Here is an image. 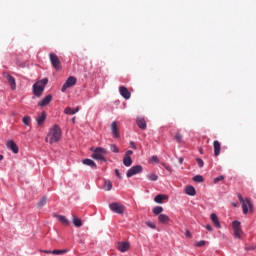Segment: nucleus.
Here are the masks:
<instances>
[{"mask_svg": "<svg viewBox=\"0 0 256 256\" xmlns=\"http://www.w3.org/2000/svg\"><path fill=\"white\" fill-rule=\"evenodd\" d=\"M123 165H125V167H131V165H133V159H131V156H124Z\"/></svg>", "mask_w": 256, "mask_h": 256, "instance_id": "b1692460", "label": "nucleus"}, {"mask_svg": "<svg viewBox=\"0 0 256 256\" xmlns=\"http://www.w3.org/2000/svg\"><path fill=\"white\" fill-rule=\"evenodd\" d=\"M205 227L207 231H213V228L211 227V225L207 224Z\"/></svg>", "mask_w": 256, "mask_h": 256, "instance_id": "a18cd8bd", "label": "nucleus"}, {"mask_svg": "<svg viewBox=\"0 0 256 256\" xmlns=\"http://www.w3.org/2000/svg\"><path fill=\"white\" fill-rule=\"evenodd\" d=\"M136 123L139 129H142V130L147 129V122L145 121V118H138L136 120Z\"/></svg>", "mask_w": 256, "mask_h": 256, "instance_id": "a211bd4d", "label": "nucleus"}, {"mask_svg": "<svg viewBox=\"0 0 256 256\" xmlns=\"http://www.w3.org/2000/svg\"><path fill=\"white\" fill-rule=\"evenodd\" d=\"M73 111H74V115H75V113H79V106H77L75 109H73Z\"/></svg>", "mask_w": 256, "mask_h": 256, "instance_id": "49530a36", "label": "nucleus"}, {"mask_svg": "<svg viewBox=\"0 0 256 256\" xmlns=\"http://www.w3.org/2000/svg\"><path fill=\"white\" fill-rule=\"evenodd\" d=\"M110 129L115 139H119V137H121V134L119 133V127L117 126V121H113L111 123Z\"/></svg>", "mask_w": 256, "mask_h": 256, "instance_id": "9b49d317", "label": "nucleus"}, {"mask_svg": "<svg viewBox=\"0 0 256 256\" xmlns=\"http://www.w3.org/2000/svg\"><path fill=\"white\" fill-rule=\"evenodd\" d=\"M225 180V176L221 175L219 177L214 178V183L217 184L219 181Z\"/></svg>", "mask_w": 256, "mask_h": 256, "instance_id": "e433bc0d", "label": "nucleus"}, {"mask_svg": "<svg viewBox=\"0 0 256 256\" xmlns=\"http://www.w3.org/2000/svg\"><path fill=\"white\" fill-rule=\"evenodd\" d=\"M210 218L215 227H217V229H221V223L219 222V217H217V214L212 213Z\"/></svg>", "mask_w": 256, "mask_h": 256, "instance_id": "f3484780", "label": "nucleus"}, {"mask_svg": "<svg viewBox=\"0 0 256 256\" xmlns=\"http://www.w3.org/2000/svg\"><path fill=\"white\" fill-rule=\"evenodd\" d=\"M147 227H150V229H156L157 226H155V223L153 222H146Z\"/></svg>", "mask_w": 256, "mask_h": 256, "instance_id": "58836bf2", "label": "nucleus"}, {"mask_svg": "<svg viewBox=\"0 0 256 256\" xmlns=\"http://www.w3.org/2000/svg\"><path fill=\"white\" fill-rule=\"evenodd\" d=\"M6 147H7V149H10V151L15 153V154L19 153V147L17 146V144L13 140H8L6 142Z\"/></svg>", "mask_w": 256, "mask_h": 256, "instance_id": "f8f14e48", "label": "nucleus"}, {"mask_svg": "<svg viewBox=\"0 0 256 256\" xmlns=\"http://www.w3.org/2000/svg\"><path fill=\"white\" fill-rule=\"evenodd\" d=\"M49 60L55 71H61V69H63V66H61V60L59 59V56H57V54L50 53Z\"/></svg>", "mask_w": 256, "mask_h": 256, "instance_id": "39448f33", "label": "nucleus"}, {"mask_svg": "<svg viewBox=\"0 0 256 256\" xmlns=\"http://www.w3.org/2000/svg\"><path fill=\"white\" fill-rule=\"evenodd\" d=\"M153 213H154V215H161V213H163V207H161V206H156V207L153 209Z\"/></svg>", "mask_w": 256, "mask_h": 256, "instance_id": "c85d7f7f", "label": "nucleus"}, {"mask_svg": "<svg viewBox=\"0 0 256 256\" xmlns=\"http://www.w3.org/2000/svg\"><path fill=\"white\" fill-rule=\"evenodd\" d=\"M0 161H3V155H0Z\"/></svg>", "mask_w": 256, "mask_h": 256, "instance_id": "864d4df0", "label": "nucleus"}, {"mask_svg": "<svg viewBox=\"0 0 256 256\" xmlns=\"http://www.w3.org/2000/svg\"><path fill=\"white\" fill-rule=\"evenodd\" d=\"M186 195H190L191 197H195L197 195V191L195 190V187L193 186H187L185 188Z\"/></svg>", "mask_w": 256, "mask_h": 256, "instance_id": "aec40b11", "label": "nucleus"}, {"mask_svg": "<svg viewBox=\"0 0 256 256\" xmlns=\"http://www.w3.org/2000/svg\"><path fill=\"white\" fill-rule=\"evenodd\" d=\"M131 155H133V151H132V150H128V151H126V153L124 154V157H131Z\"/></svg>", "mask_w": 256, "mask_h": 256, "instance_id": "79ce46f5", "label": "nucleus"}, {"mask_svg": "<svg viewBox=\"0 0 256 256\" xmlns=\"http://www.w3.org/2000/svg\"><path fill=\"white\" fill-rule=\"evenodd\" d=\"M64 113L66 115H75V112L71 107H66L65 110H64Z\"/></svg>", "mask_w": 256, "mask_h": 256, "instance_id": "72a5a7b5", "label": "nucleus"}, {"mask_svg": "<svg viewBox=\"0 0 256 256\" xmlns=\"http://www.w3.org/2000/svg\"><path fill=\"white\" fill-rule=\"evenodd\" d=\"M54 217H56V219H58V221L60 223H62V225H66V226H69V220L63 216V215H59V214H55Z\"/></svg>", "mask_w": 256, "mask_h": 256, "instance_id": "6ab92c4d", "label": "nucleus"}, {"mask_svg": "<svg viewBox=\"0 0 256 256\" xmlns=\"http://www.w3.org/2000/svg\"><path fill=\"white\" fill-rule=\"evenodd\" d=\"M91 151H93L92 158L96 161H104L107 162V158H105V155H107V150L101 147L98 148H91Z\"/></svg>", "mask_w": 256, "mask_h": 256, "instance_id": "20e7f679", "label": "nucleus"}, {"mask_svg": "<svg viewBox=\"0 0 256 256\" xmlns=\"http://www.w3.org/2000/svg\"><path fill=\"white\" fill-rule=\"evenodd\" d=\"M47 204V197H42L41 200L38 202L37 207H43Z\"/></svg>", "mask_w": 256, "mask_h": 256, "instance_id": "c756f323", "label": "nucleus"}, {"mask_svg": "<svg viewBox=\"0 0 256 256\" xmlns=\"http://www.w3.org/2000/svg\"><path fill=\"white\" fill-rule=\"evenodd\" d=\"M130 244L129 242H118L117 249L120 250L121 253H125L129 251Z\"/></svg>", "mask_w": 256, "mask_h": 256, "instance_id": "2eb2a0df", "label": "nucleus"}, {"mask_svg": "<svg viewBox=\"0 0 256 256\" xmlns=\"http://www.w3.org/2000/svg\"><path fill=\"white\" fill-rule=\"evenodd\" d=\"M111 189H113V182H111V180H105L104 181V190L111 191Z\"/></svg>", "mask_w": 256, "mask_h": 256, "instance_id": "393cba45", "label": "nucleus"}, {"mask_svg": "<svg viewBox=\"0 0 256 256\" xmlns=\"http://www.w3.org/2000/svg\"><path fill=\"white\" fill-rule=\"evenodd\" d=\"M193 181H195L196 183H203V176L196 175L193 177Z\"/></svg>", "mask_w": 256, "mask_h": 256, "instance_id": "f704fd0d", "label": "nucleus"}, {"mask_svg": "<svg viewBox=\"0 0 256 256\" xmlns=\"http://www.w3.org/2000/svg\"><path fill=\"white\" fill-rule=\"evenodd\" d=\"M150 161H152V163H159V157H157V156H151V157H150Z\"/></svg>", "mask_w": 256, "mask_h": 256, "instance_id": "4c0bfd02", "label": "nucleus"}, {"mask_svg": "<svg viewBox=\"0 0 256 256\" xmlns=\"http://www.w3.org/2000/svg\"><path fill=\"white\" fill-rule=\"evenodd\" d=\"M45 119H47V114L42 112L41 115L36 118L37 125H43V123H45Z\"/></svg>", "mask_w": 256, "mask_h": 256, "instance_id": "5701e85b", "label": "nucleus"}, {"mask_svg": "<svg viewBox=\"0 0 256 256\" xmlns=\"http://www.w3.org/2000/svg\"><path fill=\"white\" fill-rule=\"evenodd\" d=\"M22 123H24V125H26V126L31 125V118L29 116L23 117Z\"/></svg>", "mask_w": 256, "mask_h": 256, "instance_id": "7c9ffc66", "label": "nucleus"}, {"mask_svg": "<svg viewBox=\"0 0 256 256\" xmlns=\"http://www.w3.org/2000/svg\"><path fill=\"white\" fill-rule=\"evenodd\" d=\"M130 147L132 149H137V145L135 144V142H130Z\"/></svg>", "mask_w": 256, "mask_h": 256, "instance_id": "c03bdc74", "label": "nucleus"}, {"mask_svg": "<svg viewBox=\"0 0 256 256\" xmlns=\"http://www.w3.org/2000/svg\"><path fill=\"white\" fill-rule=\"evenodd\" d=\"M238 199L240 203H242V211L244 215H247V213H253V209H254L253 203L249 198L244 199L241 194H238Z\"/></svg>", "mask_w": 256, "mask_h": 256, "instance_id": "7ed1b4c3", "label": "nucleus"}, {"mask_svg": "<svg viewBox=\"0 0 256 256\" xmlns=\"http://www.w3.org/2000/svg\"><path fill=\"white\" fill-rule=\"evenodd\" d=\"M143 171V166L141 165H136L131 167L127 173L126 176L129 177H133V175H139V173H141Z\"/></svg>", "mask_w": 256, "mask_h": 256, "instance_id": "6e6552de", "label": "nucleus"}, {"mask_svg": "<svg viewBox=\"0 0 256 256\" xmlns=\"http://www.w3.org/2000/svg\"><path fill=\"white\" fill-rule=\"evenodd\" d=\"M52 100H53V96L51 94H48L45 98H43L40 102H38V106L46 107V105H49Z\"/></svg>", "mask_w": 256, "mask_h": 256, "instance_id": "4468645a", "label": "nucleus"}, {"mask_svg": "<svg viewBox=\"0 0 256 256\" xmlns=\"http://www.w3.org/2000/svg\"><path fill=\"white\" fill-rule=\"evenodd\" d=\"M109 208L114 213H118V215H121L123 213V211H125V208L123 207V205H121L119 203H112L109 205Z\"/></svg>", "mask_w": 256, "mask_h": 256, "instance_id": "9d476101", "label": "nucleus"}, {"mask_svg": "<svg viewBox=\"0 0 256 256\" xmlns=\"http://www.w3.org/2000/svg\"><path fill=\"white\" fill-rule=\"evenodd\" d=\"M72 223H73V225H75L76 227H82V226H83V222H81V219H79V218L76 217L75 215H73Z\"/></svg>", "mask_w": 256, "mask_h": 256, "instance_id": "a878e982", "label": "nucleus"}, {"mask_svg": "<svg viewBox=\"0 0 256 256\" xmlns=\"http://www.w3.org/2000/svg\"><path fill=\"white\" fill-rule=\"evenodd\" d=\"M164 167L167 171H171V167H169V165H164Z\"/></svg>", "mask_w": 256, "mask_h": 256, "instance_id": "8fccbe9b", "label": "nucleus"}, {"mask_svg": "<svg viewBox=\"0 0 256 256\" xmlns=\"http://www.w3.org/2000/svg\"><path fill=\"white\" fill-rule=\"evenodd\" d=\"M180 165H183V157L179 158Z\"/></svg>", "mask_w": 256, "mask_h": 256, "instance_id": "3c124183", "label": "nucleus"}, {"mask_svg": "<svg viewBox=\"0 0 256 256\" xmlns=\"http://www.w3.org/2000/svg\"><path fill=\"white\" fill-rule=\"evenodd\" d=\"M67 253V250H53L51 252L52 255H65Z\"/></svg>", "mask_w": 256, "mask_h": 256, "instance_id": "2f4dec72", "label": "nucleus"}, {"mask_svg": "<svg viewBox=\"0 0 256 256\" xmlns=\"http://www.w3.org/2000/svg\"><path fill=\"white\" fill-rule=\"evenodd\" d=\"M205 243L206 242L204 240H201V241L197 242L195 245H196V247H204Z\"/></svg>", "mask_w": 256, "mask_h": 256, "instance_id": "a19ab883", "label": "nucleus"}, {"mask_svg": "<svg viewBox=\"0 0 256 256\" xmlns=\"http://www.w3.org/2000/svg\"><path fill=\"white\" fill-rule=\"evenodd\" d=\"M62 132L61 127L55 124L52 128L49 129V132L46 136V143L53 145V143H59L61 141Z\"/></svg>", "mask_w": 256, "mask_h": 256, "instance_id": "f257e3e1", "label": "nucleus"}, {"mask_svg": "<svg viewBox=\"0 0 256 256\" xmlns=\"http://www.w3.org/2000/svg\"><path fill=\"white\" fill-rule=\"evenodd\" d=\"M186 237H189V238H191V237H192V235H191V232H189V231H186Z\"/></svg>", "mask_w": 256, "mask_h": 256, "instance_id": "de8ad7c7", "label": "nucleus"}, {"mask_svg": "<svg viewBox=\"0 0 256 256\" xmlns=\"http://www.w3.org/2000/svg\"><path fill=\"white\" fill-rule=\"evenodd\" d=\"M165 199H169V197L165 194H159V195L155 196L154 201H155V203L161 204V203H163V201H165Z\"/></svg>", "mask_w": 256, "mask_h": 256, "instance_id": "4be33fe9", "label": "nucleus"}, {"mask_svg": "<svg viewBox=\"0 0 256 256\" xmlns=\"http://www.w3.org/2000/svg\"><path fill=\"white\" fill-rule=\"evenodd\" d=\"M213 148H214V157H219V154L221 153V143L215 140L213 142Z\"/></svg>", "mask_w": 256, "mask_h": 256, "instance_id": "dca6fc26", "label": "nucleus"}, {"mask_svg": "<svg viewBox=\"0 0 256 256\" xmlns=\"http://www.w3.org/2000/svg\"><path fill=\"white\" fill-rule=\"evenodd\" d=\"M43 253H46L47 255H49V253H53V251H51V250H44Z\"/></svg>", "mask_w": 256, "mask_h": 256, "instance_id": "09e8293b", "label": "nucleus"}, {"mask_svg": "<svg viewBox=\"0 0 256 256\" xmlns=\"http://www.w3.org/2000/svg\"><path fill=\"white\" fill-rule=\"evenodd\" d=\"M75 119H76V117H73V118H72V123H75Z\"/></svg>", "mask_w": 256, "mask_h": 256, "instance_id": "603ef678", "label": "nucleus"}, {"mask_svg": "<svg viewBox=\"0 0 256 256\" xmlns=\"http://www.w3.org/2000/svg\"><path fill=\"white\" fill-rule=\"evenodd\" d=\"M158 220L160 223H169V216H167L165 214H160L158 216Z\"/></svg>", "mask_w": 256, "mask_h": 256, "instance_id": "bb28decb", "label": "nucleus"}, {"mask_svg": "<svg viewBox=\"0 0 256 256\" xmlns=\"http://www.w3.org/2000/svg\"><path fill=\"white\" fill-rule=\"evenodd\" d=\"M47 83H49V79L44 78L33 85L32 89L34 97H41V95H43Z\"/></svg>", "mask_w": 256, "mask_h": 256, "instance_id": "f03ea898", "label": "nucleus"}, {"mask_svg": "<svg viewBox=\"0 0 256 256\" xmlns=\"http://www.w3.org/2000/svg\"><path fill=\"white\" fill-rule=\"evenodd\" d=\"M232 229L234 231V237L235 239H241L243 235V229H241V222L238 220H235L232 222Z\"/></svg>", "mask_w": 256, "mask_h": 256, "instance_id": "423d86ee", "label": "nucleus"}, {"mask_svg": "<svg viewBox=\"0 0 256 256\" xmlns=\"http://www.w3.org/2000/svg\"><path fill=\"white\" fill-rule=\"evenodd\" d=\"M75 85H77V78L73 76L68 77V79L61 88L62 93H65L70 87H73Z\"/></svg>", "mask_w": 256, "mask_h": 256, "instance_id": "0eeeda50", "label": "nucleus"}, {"mask_svg": "<svg viewBox=\"0 0 256 256\" xmlns=\"http://www.w3.org/2000/svg\"><path fill=\"white\" fill-rule=\"evenodd\" d=\"M110 149L112 153H119V148H117V145L113 144L110 146Z\"/></svg>", "mask_w": 256, "mask_h": 256, "instance_id": "c9c22d12", "label": "nucleus"}, {"mask_svg": "<svg viewBox=\"0 0 256 256\" xmlns=\"http://www.w3.org/2000/svg\"><path fill=\"white\" fill-rule=\"evenodd\" d=\"M82 163L83 165H88V167H91L92 169H97V164L91 159H84Z\"/></svg>", "mask_w": 256, "mask_h": 256, "instance_id": "412c9836", "label": "nucleus"}, {"mask_svg": "<svg viewBox=\"0 0 256 256\" xmlns=\"http://www.w3.org/2000/svg\"><path fill=\"white\" fill-rule=\"evenodd\" d=\"M120 95L124 99H131V92H129V89L125 86H120L119 87Z\"/></svg>", "mask_w": 256, "mask_h": 256, "instance_id": "ddd939ff", "label": "nucleus"}, {"mask_svg": "<svg viewBox=\"0 0 256 256\" xmlns=\"http://www.w3.org/2000/svg\"><path fill=\"white\" fill-rule=\"evenodd\" d=\"M196 161H197L198 166H199L200 168H202L203 165H204L203 160H202L201 158H197Z\"/></svg>", "mask_w": 256, "mask_h": 256, "instance_id": "ea45409f", "label": "nucleus"}, {"mask_svg": "<svg viewBox=\"0 0 256 256\" xmlns=\"http://www.w3.org/2000/svg\"><path fill=\"white\" fill-rule=\"evenodd\" d=\"M174 140L177 143H183V135H181V133L177 132L174 136Z\"/></svg>", "mask_w": 256, "mask_h": 256, "instance_id": "cd10ccee", "label": "nucleus"}, {"mask_svg": "<svg viewBox=\"0 0 256 256\" xmlns=\"http://www.w3.org/2000/svg\"><path fill=\"white\" fill-rule=\"evenodd\" d=\"M147 179H149V181H157V179H159V176H157V174H148Z\"/></svg>", "mask_w": 256, "mask_h": 256, "instance_id": "473e14b6", "label": "nucleus"}, {"mask_svg": "<svg viewBox=\"0 0 256 256\" xmlns=\"http://www.w3.org/2000/svg\"><path fill=\"white\" fill-rule=\"evenodd\" d=\"M3 77L5 80L8 81V83H10L11 89H13V90L17 89V83L15 82V77L11 76V74H9L7 72H5L3 74Z\"/></svg>", "mask_w": 256, "mask_h": 256, "instance_id": "1a4fd4ad", "label": "nucleus"}, {"mask_svg": "<svg viewBox=\"0 0 256 256\" xmlns=\"http://www.w3.org/2000/svg\"><path fill=\"white\" fill-rule=\"evenodd\" d=\"M115 173L116 177H118V179H121V173H119V169H115Z\"/></svg>", "mask_w": 256, "mask_h": 256, "instance_id": "37998d69", "label": "nucleus"}]
</instances>
